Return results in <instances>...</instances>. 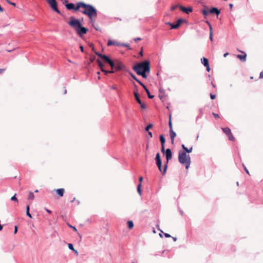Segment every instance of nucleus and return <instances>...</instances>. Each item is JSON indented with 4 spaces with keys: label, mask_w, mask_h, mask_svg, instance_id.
Wrapping results in <instances>:
<instances>
[{
    "label": "nucleus",
    "mask_w": 263,
    "mask_h": 263,
    "mask_svg": "<svg viewBox=\"0 0 263 263\" xmlns=\"http://www.w3.org/2000/svg\"><path fill=\"white\" fill-rule=\"evenodd\" d=\"M210 13L211 14H215L217 15V17H218V15L220 13V11L216 7H212L209 10Z\"/></svg>",
    "instance_id": "nucleus-14"
},
{
    "label": "nucleus",
    "mask_w": 263,
    "mask_h": 263,
    "mask_svg": "<svg viewBox=\"0 0 263 263\" xmlns=\"http://www.w3.org/2000/svg\"><path fill=\"white\" fill-rule=\"evenodd\" d=\"M80 48L81 51L82 52H84V48H83V46H82V45H81V46H80Z\"/></svg>",
    "instance_id": "nucleus-56"
},
{
    "label": "nucleus",
    "mask_w": 263,
    "mask_h": 263,
    "mask_svg": "<svg viewBox=\"0 0 263 263\" xmlns=\"http://www.w3.org/2000/svg\"><path fill=\"white\" fill-rule=\"evenodd\" d=\"M129 74L130 76L132 77V78L135 80L136 82H137L138 83H140V80L137 78V77L135 76L134 74H133L132 72H129Z\"/></svg>",
    "instance_id": "nucleus-23"
},
{
    "label": "nucleus",
    "mask_w": 263,
    "mask_h": 263,
    "mask_svg": "<svg viewBox=\"0 0 263 263\" xmlns=\"http://www.w3.org/2000/svg\"><path fill=\"white\" fill-rule=\"evenodd\" d=\"M210 39L211 41H213V36H212V30H210Z\"/></svg>",
    "instance_id": "nucleus-44"
},
{
    "label": "nucleus",
    "mask_w": 263,
    "mask_h": 263,
    "mask_svg": "<svg viewBox=\"0 0 263 263\" xmlns=\"http://www.w3.org/2000/svg\"><path fill=\"white\" fill-rule=\"evenodd\" d=\"M158 167V169L159 170L160 172H161L162 173V174L163 175V168H162V164H160V165H157Z\"/></svg>",
    "instance_id": "nucleus-35"
},
{
    "label": "nucleus",
    "mask_w": 263,
    "mask_h": 263,
    "mask_svg": "<svg viewBox=\"0 0 263 263\" xmlns=\"http://www.w3.org/2000/svg\"><path fill=\"white\" fill-rule=\"evenodd\" d=\"M112 45L121 46V43H118V42H117L116 41L109 40L108 41L107 46H112Z\"/></svg>",
    "instance_id": "nucleus-17"
},
{
    "label": "nucleus",
    "mask_w": 263,
    "mask_h": 263,
    "mask_svg": "<svg viewBox=\"0 0 263 263\" xmlns=\"http://www.w3.org/2000/svg\"><path fill=\"white\" fill-rule=\"evenodd\" d=\"M68 226L69 227L71 228L72 229H73L75 232L77 231V229L75 227L72 226L71 225H70L69 224H68Z\"/></svg>",
    "instance_id": "nucleus-42"
},
{
    "label": "nucleus",
    "mask_w": 263,
    "mask_h": 263,
    "mask_svg": "<svg viewBox=\"0 0 263 263\" xmlns=\"http://www.w3.org/2000/svg\"><path fill=\"white\" fill-rule=\"evenodd\" d=\"M178 161L185 166V168L188 169L191 164V157L185 152H179L178 155Z\"/></svg>",
    "instance_id": "nucleus-4"
},
{
    "label": "nucleus",
    "mask_w": 263,
    "mask_h": 263,
    "mask_svg": "<svg viewBox=\"0 0 263 263\" xmlns=\"http://www.w3.org/2000/svg\"><path fill=\"white\" fill-rule=\"evenodd\" d=\"M148 135L149 136L150 138H152L153 137V134L151 132H149V131H148Z\"/></svg>",
    "instance_id": "nucleus-51"
},
{
    "label": "nucleus",
    "mask_w": 263,
    "mask_h": 263,
    "mask_svg": "<svg viewBox=\"0 0 263 263\" xmlns=\"http://www.w3.org/2000/svg\"><path fill=\"white\" fill-rule=\"evenodd\" d=\"M103 72H104V73L106 75H107L108 73H114V71L112 69H111V70H103Z\"/></svg>",
    "instance_id": "nucleus-31"
},
{
    "label": "nucleus",
    "mask_w": 263,
    "mask_h": 263,
    "mask_svg": "<svg viewBox=\"0 0 263 263\" xmlns=\"http://www.w3.org/2000/svg\"><path fill=\"white\" fill-rule=\"evenodd\" d=\"M201 63L204 66H208V65H209V60L207 58H202L201 59Z\"/></svg>",
    "instance_id": "nucleus-20"
},
{
    "label": "nucleus",
    "mask_w": 263,
    "mask_h": 263,
    "mask_svg": "<svg viewBox=\"0 0 263 263\" xmlns=\"http://www.w3.org/2000/svg\"><path fill=\"white\" fill-rule=\"evenodd\" d=\"M229 54L228 52H226L223 54L224 57H226Z\"/></svg>",
    "instance_id": "nucleus-64"
},
{
    "label": "nucleus",
    "mask_w": 263,
    "mask_h": 263,
    "mask_svg": "<svg viewBox=\"0 0 263 263\" xmlns=\"http://www.w3.org/2000/svg\"><path fill=\"white\" fill-rule=\"evenodd\" d=\"M202 13L205 17V16H207L209 14V13H210V12L207 10L203 9L202 10Z\"/></svg>",
    "instance_id": "nucleus-30"
},
{
    "label": "nucleus",
    "mask_w": 263,
    "mask_h": 263,
    "mask_svg": "<svg viewBox=\"0 0 263 263\" xmlns=\"http://www.w3.org/2000/svg\"><path fill=\"white\" fill-rule=\"evenodd\" d=\"M133 70L139 76H141L143 78L146 79L147 77L146 73L150 72V62L148 60L138 63L133 66Z\"/></svg>",
    "instance_id": "nucleus-2"
},
{
    "label": "nucleus",
    "mask_w": 263,
    "mask_h": 263,
    "mask_svg": "<svg viewBox=\"0 0 263 263\" xmlns=\"http://www.w3.org/2000/svg\"><path fill=\"white\" fill-rule=\"evenodd\" d=\"M210 97H211V99L213 100V99H215L216 95H214V94H212V93H211L210 94Z\"/></svg>",
    "instance_id": "nucleus-43"
},
{
    "label": "nucleus",
    "mask_w": 263,
    "mask_h": 263,
    "mask_svg": "<svg viewBox=\"0 0 263 263\" xmlns=\"http://www.w3.org/2000/svg\"><path fill=\"white\" fill-rule=\"evenodd\" d=\"M141 184L139 183L137 186V191H138V193L139 194V195H140L142 194V191H141Z\"/></svg>",
    "instance_id": "nucleus-29"
},
{
    "label": "nucleus",
    "mask_w": 263,
    "mask_h": 263,
    "mask_svg": "<svg viewBox=\"0 0 263 263\" xmlns=\"http://www.w3.org/2000/svg\"><path fill=\"white\" fill-rule=\"evenodd\" d=\"M6 1L8 4H9L10 5H12V6H16L15 3H13V2H10L9 0H6Z\"/></svg>",
    "instance_id": "nucleus-40"
},
{
    "label": "nucleus",
    "mask_w": 263,
    "mask_h": 263,
    "mask_svg": "<svg viewBox=\"0 0 263 263\" xmlns=\"http://www.w3.org/2000/svg\"><path fill=\"white\" fill-rule=\"evenodd\" d=\"M170 137H171L172 143L173 144L174 142V138L176 136V134L173 130V129H171V130H170Z\"/></svg>",
    "instance_id": "nucleus-18"
},
{
    "label": "nucleus",
    "mask_w": 263,
    "mask_h": 263,
    "mask_svg": "<svg viewBox=\"0 0 263 263\" xmlns=\"http://www.w3.org/2000/svg\"><path fill=\"white\" fill-rule=\"evenodd\" d=\"M111 89H114V90H116L117 89L116 86L115 85H112L110 87Z\"/></svg>",
    "instance_id": "nucleus-57"
},
{
    "label": "nucleus",
    "mask_w": 263,
    "mask_h": 263,
    "mask_svg": "<svg viewBox=\"0 0 263 263\" xmlns=\"http://www.w3.org/2000/svg\"><path fill=\"white\" fill-rule=\"evenodd\" d=\"M52 9L57 12L58 14H61L60 11L58 8V4L55 0H47Z\"/></svg>",
    "instance_id": "nucleus-6"
},
{
    "label": "nucleus",
    "mask_w": 263,
    "mask_h": 263,
    "mask_svg": "<svg viewBox=\"0 0 263 263\" xmlns=\"http://www.w3.org/2000/svg\"><path fill=\"white\" fill-rule=\"evenodd\" d=\"M143 177H140L139 178V181H140V183H141V182H142V181H143Z\"/></svg>",
    "instance_id": "nucleus-58"
},
{
    "label": "nucleus",
    "mask_w": 263,
    "mask_h": 263,
    "mask_svg": "<svg viewBox=\"0 0 263 263\" xmlns=\"http://www.w3.org/2000/svg\"><path fill=\"white\" fill-rule=\"evenodd\" d=\"M45 210H46V211L47 213H49V214H50V213H51V211L50 210H49V209H45Z\"/></svg>",
    "instance_id": "nucleus-59"
},
{
    "label": "nucleus",
    "mask_w": 263,
    "mask_h": 263,
    "mask_svg": "<svg viewBox=\"0 0 263 263\" xmlns=\"http://www.w3.org/2000/svg\"><path fill=\"white\" fill-rule=\"evenodd\" d=\"M73 251L74 252V254H76V255H78V251H77V250H75V249H74Z\"/></svg>",
    "instance_id": "nucleus-60"
},
{
    "label": "nucleus",
    "mask_w": 263,
    "mask_h": 263,
    "mask_svg": "<svg viewBox=\"0 0 263 263\" xmlns=\"http://www.w3.org/2000/svg\"><path fill=\"white\" fill-rule=\"evenodd\" d=\"M68 249L70 250L73 251L74 250L73 246L72 243H68Z\"/></svg>",
    "instance_id": "nucleus-34"
},
{
    "label": "nucleus",
    "mask_w": 263,
    "mask_h": 263,
    "mask_svg": "<svg viewBox=\"0 0 263 263\" xmlns=\"http://www.w3.org/2000/svg\"><path fill=\"white\" fill-rule=\"evenodd\" d=\"M239 51L241 52L243 54L242 55L238 54V55H237V58L238 59H239L240 60H241L242 62H245L246 61V57H247L246 53L243 51Z\"/></svg>",
    "instance_id": "nucleus-15"
},
{
    "label": "nucleus",
    "mask_w": 263,
    "mask_h": 263,
    "mask_svg": "<svg viewBox=\"0 0 263 263\" xmlns=\"http://www.w3.org/2000/svg\"><path fill=\"white\" fill-rule=\"evenodd\" d=\"M34 198V195L33 192H30L28 195V199L33 200Z\"/></svg>",
    "instance_id": "nucleus-28"
},
{
    "label": "nucleus",
    "mask_w": 263,
    "mask_h": 263,
    "mask_svg": "<svg viewBox=\"0 0 263 263\" xmlns=\"http://www.w3.org/2000/svg\"><path fill=\"white\" fill-rule=\"evenodd\" d=\"M259 78L263 79V71H261L259 74Z\"/></svg>",
    "instance_id": "nucleus-52"
},
{
    "label": "nucleus",
    "mask_w": 263,
    "mask_h": 263,
    "mask_svg": "<svg viewBox=\"0 0 263 263\" xmlns=\"http://www.w3.org/2000/svg\"><path fill=\"white\" fill-rule=\"evenodd\" d=\"M213 115L214 116V117L215 118H219V116L218 114H217L213 112Z\"/></svg>",
    "instance_id": "nucleus-45"
},
{
    "label": "nucleus",
    "mask_w": 263,
    "mask_h": 263,
    "mask_svg": "<svg viewBox=\"0 0 263 263\" xmlns=\"http://www.w3.org/2000/svg\"><path fill=\"white\" fill-rule=\"evenodd\" d=\"M182 149L184 150L183 152H185V154L190 153L192 152L193 147H191L190 148L188 149L185 145L183 144L181 145Z\"/></svg>",
    "instance_id": "nucleus-19"
},
{
    "label": "nucleus",
    "mask_w": 263,
    "mask_h": 263,
    "mask_svg": "<svg viewBox=\"0 0 263 263\" xmlns=\"http://www.w3.org/2000/svg\"><path fill=\"white\" fill-rule=\"evenodd\" d=\"M11 200L12 201H17V199L16 198V194H14V196H13L11 198Z\"/></svg>",
    "instance_id": "nucleus-38"
},
{
    "label": "nucleus",
    "mask_w": 263,
    "mask_h": 263,
    "mask_svg": "<svg viewBox=\"0 0 263 263\" xmlns=\"http://www.w3.org/2000/svg\"><path fill=\"white\" fill-rule=\"evenodd\" d=\"M146 93L148 96V97L149 98V99H153L154 98V95H152L151 93H150V92L149 91V90H148V91L146 92Z\"/></svg>",
    "instance_id": "nucleus-36"
},
{
    "label": "nucleus",
    "mask_w": 263,
    "mask_h": 263,
    "mask_svg": "<svg viewBox=\"0 0 263 263\" xmlns=\"http://www.w3.org/2000/svg\"><path fill=\"white\" fill-rule=\"evenodd\" d=\"M222 130L223 132V133L227 135L228 137V138L231 141H234L235 140V138L232 135L231 133V129L228 127H224L222 128Z\"/></svg>",
    "instance_id": "nucleus-7"
},
{
    "label": "nucleus",
    "mask_w": 263,
    "mask_h": 263,
    "mask_svg": "<svg viewBox=\"0 0 263 263\" xmlns=\"http://www.w3.org/2000/svg\"><path fill=\"white\" fill-rule=\"evenodd\" d=\"M164 235L166 238L171 237V235L167 233H164Z\"/></svg>",
    "instance_id": "nucleus-48"
},
{
    "label": "nucleus",
    "mask_w": 263,
    "mask_h": 263,
    "mask_svg": "<svg viewBox=\"0 0 263 263\" xmlns=\"http://www.w3.org/2000/svg\"><path fill=\"white\" fill-rule=\"evenodd\" d=\"M243 166L244 167L245 170L246 172V173L247 174H249V172L248 170L247 169L246 167L244 165H243Z\"/></svg>",
    "instance_id": "nucleus-55"
},
{
    "label": "nucleus",
    "mask_w": 263,
    "mask_h": 263,
    "mask_svg": "<svg viewBox=\"0 0 263 263\" xmlns=\"http://www.w3.org/2000/svg\"><path fill=\"white\" fill-rule=\"evenodd\" d=\"M177 7H178L177 5L173 6L172 7L171 9H172V10H175Z\"/></svg>",
    "instance_id": "nucleus-46"
},
{
    "label": "nucleus",
    "mask_w": 263,
    "mask_h": 263,
    "mask_svg": "<svg viewBox=\"0 0 263 263\" xmlns=\"http://www.w3.org/2000/svg\"><path fill=\"white\" fill-rule=\"evenodd\" d=\"M229 7L231 9H232L233 7V5L232 4H229Z\"/></svg>",
    "instance_id": "nucleus-63"
},
{
    "label": "nucleus",
    "mask_w": 263,
    "mask_h": 263,
    "mask_svg": "<svg viewBox=\"0 0 263 263\" xmlns=\"http://www.w3.org/2000/svg\"><path fill=\"white\" fill-rule=\"evenodd\" d=\"M155 161H156V163L157 165L159 164V165H160V164H161L162 161H161V157H160V154L159 153H158L156 154V157H155Z\"/></svg>",
    "instance_id": "nucleus-16"
},
{
    "label": "nucleus",
    "mask_w": 263,
    "mask_h": 263,
    "mask_svg": "<svg viewBox=\"0 0 263 263\" xmlns=\"http://www.w3.org/2000/svg\"><path fill=\"white\" fill-rule=\"evenodd\" d=\"M68 24L74 29L80 37H82L88 31V29L82 26L79 20L76 19L72 16L70 17Z\"/></svg>",
    "instance_id": "nucleus-3"
},
{
    "label": "nucleus",
    "mask_w": 263,
    "mask_h": 263,
    "mask_svg": "<svg viewBox=\"0 0 263 263\" xmlns=\"http://www.w3.org/2000/svg\"><path fill=\"white\" fill-rule=\"evenodd\" d=\"M115 64H116V65H115V70L116 71H119V70H121L122 69H123V68L124 67V65L123 64V63L119 61V60H117L115 61Z\"/></svg>",
    "instance_id": "nucleus-9"
},
{
    "label": "nucleus",
    "mask_w": 263,
    "mask_h": 263,
    "mask_svg": "<svg viewBox=\"0 0 263 263\" xmlns=\"http://www.w3.org/2000/svg\"><path fill=\"white\" fill-rule=\"evenodd\" d=\"M18 231V229H17V227L16 226H15L14 227V234H16L17 233Z\"/></svg>",
    "instance_id": "nucleus-47"
},
{
    "label": "nucleus",
    "mask_w": 263,
    "mask_h": 263,
    "mask_svg": "<svg viewBox=\"0 0 263 263\" xmlns=\"http://www.w3.org/2000/svg\"><path fill=\"white\" fill-rule=\"evenodd\" d=\"M5 70V69H0V74L3 72Z\"/></svg>",
    "instance_id": "nucleus-61"
},
{
    "label": "nucleus",
    "mask_w": 263,
    "mask_h": 263,
    "mask_svg": "<svg viewBox=\"0 0 263 263\" xmlns=\"http://www.w3.org/2000/svg\"><path fill=\"white\" fill-rule=\"evenodd\" d=\"M95 54L101 58L103 60H104L105 62L108 63L110 60H111L108 56L101 54L98 52H95Z\"/></svg>",
    "instance_id": "nucleus-10"
},
{
    "label": "nucleus",
    "mask_w": 263,
    "mask_h": 263,
    "mask_svg": "<svg viewBox=\"0 0 263 263\" xmlns=\"http://www.w3.org/2000/svg\"><path fill=\"white\" fill-rule=\"evenodd\" d=\"M65 3H66L65 5L66 8L68 10H74L78 11L79 9H77V6L75 7L74 4L73 3H68L67 0H65Z\"/></svg>",
    "instance_id": "nucleus-11"
},
{
    "label": "nucleus",
    "mask_w": 263,
    "mask_h": 263,
    "mask_svg": "<svg viewBox=\"0 0 263 263\" xmlns=\"http://www.w3.org/2000/svg\"><path fill=\"white\" fill-rule=\"evenodd\" d=\"M121 46L126 47L128 48L129 49H130L129 45L126 43H121Z\"/></svg>",
    "instance_id": "nucleus-39"
},
{
    "label": "nucleus",
    "mask_w": 263,
    "mask_h": 263,
    "mask_svg": "<svg viewBox=\"0 0 263 263\" xmlns=\"http://www.w3.org/2000/svg\"><path fill=\"white\" fill-rule=\"evenodd\" d=\"M168 125H169V127H170V130H171V129H173V128H172V121H171V116L170 117V120H169Z\"/></svg>",
    "instance_id": "nucleus-37"
},
{
    "label": "nucleus",
    "mask_w": 263,
    "mask_h": 263,
    "mask_svg": "<svg viewBox=\"0 0 263 263\" xmlns=\"http://www.w3.org/2000/svg\"><path fill=\"white\" fill-rule=\"evenodd\" d=\"M29 209H30L29 205H27L26 206V215L27 216H28L29 218H31L32 216H31V214L29 213Z\"/></svg>",
    "instance_id": "nucleus-24"
},
{
    "label": "nucleus",
    "mask_w": 263,
    "mask_h": 263,
    "mask_svg": "<svg viewBox=\"0 0 263 263\" xmlns=\"http://www.w3.org/2000/svg\"><path fill=\"white\" fill-rule=\"evenodd\" d=\"M179 8L181 11L186 13V14H189L193 11V9L191 7L186 8L182 5H180Z\"/></svg>",
    "instance_id": "nucleus-12"
},
{
    "label": "nucleus",
    "mask_w": 263,
    "mask_h": 263,
    "mask_svg": "<svg viewBox=\"0 0 263 263\" xmlns=\"http://www.w3.org/2000/svg\"><path fill=\"white\" fill-rule=\"evenodd\" d=\"M56 192L60 197H62L64 195V189L62 188L58 189L56 190Z\"/></svg>",
    "instance_id": "nucleus-21"
},
{
    "label": "nucleus",
    "mask_w": 263,
    "mask_h": 263,
    "mask_svg": "<svg viewBox=\"0 0 263 263\" xmlns=\"http://www.w3.org/2000/svg\"><path fill=\"white\" fill-rule=\"evenodd\" d=\"M199 115L196 117V121L201 118L202 116L203 115V109L202 108H200L199 109Z\"/></svg>",
    "instance_id": "nucleus-26"
},
{
    "label": "nucleus",
    "mask_w": 263,
    "mask_h": 263,
    "mask_svg": "<svg viewBox=\"0 0 263 263\" xmlns=\"http://www.w3.org/2000/svg\"><path fill=\"white\" fill-rule=\"evenodd\" d=\"M143 88L144 89V90H145V91H146V92L147 91H148V88L146 87V86H145Z\"/></svg>",
    "instance_id": "nucleus-62"
},
{
    "label": "nucleus",
    "mask_w": 263,
    "mask_h": 263,
    "mask_svg": "<svg viewBox=\"0 0 263 263\" xmlns=\"http://www.w3.org/2000/svg\"><path fill=\"white\" fill-rule=\"evenodd\" d=\"M166 156V162L164 164V167H163V175H164L166 173V171L167 168V164L168 163V161L170 160L172 158V153L171 150L170 148H167L166 150L164 151V153Z\"/></svg>",
    "instance_id": "nucleus-5"
},
{
    "label": "nucleus",
    "mask_w": 263,
    "mask_h": 263,
    "mask_svg": "<svg viewBox=\"0 0 263 263\" xmlns=\"http://www.w3.org/2000/svg\"><path fill=\"white\" fill-rule=\"evenodd\" d=\"M206 70L207 71L209 72L210 70V65H208V66H206Z\"/></svg>",
    "instance_id": "nucleus-50"
},
{
    "label": "nucleus",
    "mask_w": 263,
    "mask_h": 263,
    "mask_svg": "<svg viewBox=\"0 0 263 263\" xmlns=\"http://www.w3.org/2000/svg\"><path fill=\"white\" fill-rule=\"evenodd\" d=\"M83 8L85 9L84 11H81L84 14L87 15L92 22H95L93 18H96L97 16V10L92 5L87 4L84 2H79L77 4V9H79L80 8Z\"/></svg>",
    "instance_id": "nucleus-1"
},
{
    "label": "nucleus",
    "mask_w": 263,
    "mask_h": 263,
    "mask_svg": "<svg viewBox=\"0 0 263 263\" xmlns=\"http://www.w3.org/2000/svg\"><path fill=\"white\" fill-rule=\"evenodd\" d=\"M180 26L179 25V24H172V29H177Z\"/></svg>",
    "instance_id": "nucleus-33"
},
{
    "label": "nucleus",
    "mask_w": 263,
    "mask_h": 263,
    "mask_svg": "<svg viewBox=\"0 0 263 263\" xmlns=\"http://www.w3.org/2000/svg\"><path fill=\"white\" fill-rule=\"evenodd\" d=\"M206 23H207V24H208V25L209 26V27H210V30H212V26L210 24V23L208 22V21H206Z\"/></svg>",
    "instance_id": "nucleus-49"
},
{
    "label": "nucleus",
    "mask_w": 263,
    "mask_h": 263,
    "mask_svg": "<svg viewBox=\"0 0 263 263\" xmlns=\"http://www.w3.org/2000/svg\"><path fill=\"white\" fill-rule=\"evenodd\" d=\"M108 64L110 66L111 69L113 70V69L115 68V62L112 61L111 60H110V61L108 63Z\"/></svg>",
    "instance_id": "nucleus-25"
},
{
    "label": "nucleus",
    "mask_w": 263,
    "mask_h": 263,
    "mask_svg": "<svg viewBox=\"0 0 263 263\" xmlns=\"http://www.w3.org/2000/svg\"><path fill=\"white\" fill-rule=\"evenodd\" d=\"M183 21H184V20L183 19L180 18V19L178 20V21L177 22V24H179V25L180 26L181 23Z\"/></svg>",
    "instance_id": "nucleus-41"
},
{
    "label": "nucleus",
    "mask_w": 263,
    "mask_h": 263,
    "mask_svg": "<svg viewBox=\"0 0 263 263\" xmlns=\"http://www.w3.org/2000/svg\"><path fill=\"white\" fill-rule=\"evenodd\" d=\"M134 40L135 42H137L138 41L141 40V39L140 37H137V38L134 39Z\"/></svg>",
    "instance_id": "nucleus-54"
},
{
    "label": "nucleus",
    "mask_w": 263,
    "mask_h": 263,
    "mask_svg": "<svg viewBox=\"0 0 263 263\" xmlns=\"http://www.w3.org/2000/svg\"><path fill=\"white\" fill-rule=\"evenodd\" d=\"M139 84L143 87L144 88L145 85L141 81H140V83H139Z\"/></svg>",
    "instance_id": "nucleus-53"
},
{
    "label": "nucleus",
    "mask_w": 263,
    "mask_h": 263,
    "mask_svg": "<svg viewBox=\"0 0 263 263\" xmlns=\"http://www.w3.org/2000/svg\"><path fill=\"white\" fill-rule=\"evenodd\" d=\"M128 228L129 229L133 228L134 227V223L132 220H129L127 221Z\"/></svg>",
    "instance_id": "nucleus-27"
},
{
    "label": "nucleus",
    "mask_w": 263,
    "mask_h": 263,
    "mask_svg": "<svg viewBox=\"0 0 263 263\" xmlns=\"http://www.w3.org/2000/svg\"><path fill=\"white\" fill-rule=\"evenodd\" d=\"M153 125L152 124H149L145 128V130L146 132L149 131V129L152 128Z\"/></svg>",
    "instance_id": "nucleus-32"
},
{
    "label": "nucleus",
    "mask_w": 263,
    "mask_h": 263,
    "mask_svg": "<svg viewBox=\"0 0 263 263\" xmlns=\"http://www.w3.org/2000/svg\"><path fill=\"white\" fill-rule=\"evenodd\" d=\"M160 140L161 144V152L162 153H164L165 148H164V144L165 142V139L164 136L163 135H161L160 136Z\"/></svg>",
    "instance_id": "nucleus-13"
},
{
    "label": "nucleus",
    "mask_w": 263,
    "mask_h": 263,
    "mask_svg": "<svg viewBox=\"0 0 263 263\" xmlns=\"http://www.w3.org/2000/svg\"><path fill=\"white\" fill-rule=\"evenodd\" d=\"M97 62H98V65H99V66L100 68L101 69V71L103 72V70H104V68H103V66H104L103 64V63H102V62H101L100 60H99V59H98V60H97Z\"/></svg>",
    "instance_id": "nucleus-22"
},
{
    "label": "nucleus",
    "mask_w": 263,
    "mask_h": 263,
    "mask_svg": "<svg viewBox=\"0 0 263 263\" xmlns=\"http://www.w3.org/2000/svg\"><path fill=\"white\" fill-rule=\"evenodd\" d=\"M134 96L135 97V99H136V101L138 103V104H139L140 105L142 109H145L146 108V106L141 101V100H140V99L139 98V93L135 91L134 92Z\"/></svg>",
    "instance_id": "nucleus-8"
}]
</instances>
